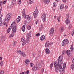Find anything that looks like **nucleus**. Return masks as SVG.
I'll list each match as a JSON object with an SVG mask.
<instances>
[{"label":"nucleus","mask_w":74,"mask_h":74,"mask_svg":"<svg viewBox=\"0 0 74 74\" xmlns=\"http://www.w3.org/2000/svg\"><path fill=\"white\" fill-rule=\"evenodd\" d=\"M54 64V67L55 69L56 72H58L59 71L61 74H63L65 73V70L66 68V64L63 65V66H62V64H63V63L62 61H58V62H55L52 63L50 65V68L51 69H52V66Z\"/></svg>","instance_id":"f257e3e1"},{"label":"nucleus","mask_w":74,"mask_h":74,"mask_svg":"<svg viewBox=\"0 0 74 74\" xmlns=\"http://www.w3.org/2000/svg\"><path fill=\"white\" fill-rule=\"evenodd\" d=\"M26 10L24 9L23 10V12H22V17L25 18V19H27L28 22V23H30V21H31V20H30L31 18L30 16H29V15H26L25 14V11Z\"/></svg>","instance_id":"f03ea898"},{"label":"nucleus","mask_w":74,"mask_h":74,"mask_svg":"<svg viewBox=\"0 0 74 74\" xmlns=\"http://www.w3.org/2000/svg\"><path fill=\"white\" fill-rule=\"evenodd\" d=\"M17 25H15V23H12L11 24V26H10L11 29H12V32L13 33H15L16 32V28H17Z\"/></svg>","instance_id":"7ed1b4c3"},{"label":"nucleus","mask_w":74,"mask_h":74,"mask_svg":"<svg viewBox=\"0 0 74 74\" xmlns=\"http://www.w3.org/2000/svg\"><path fill=\"white\" fill-rule=\"evenodd\" d=\"M11 13L8 14H7L5 18V20L6 21H7V23H8L9 22L8 21L11 18Z\"/></svg>","instance_id":"20e7f679"},{"label":"nucleus","mask_w":74,"mask_h":74,"mask_svg":"<svg viewBox=\"0 0 74 74\" xmlns=\"http://www.w3.org/2000/svg\"><path fill=\"white\" fill-rule=\"evenodd\" d=\"M69 42L68 40L67 39H64V40H63V41L62 42V46H64V45H66V44H68Z\"/></svg>","instance_id":"39448f33"},{"label":"nucleus","mask_w":74,"mask_h":74,"mask_svg":"<svg viewBox=\"0 0 74 74\" xmlns=\"http://www.w3.org/2000/svg\"><path fill=\"white\" fill-rule=\"evenodd\" d=\"M44 63L42 61H41L40 62V64H38V65L36 64V65L37 66V67L38 68V69H39L41 67H42L44 65Z\"/></svg>","instance_id":"423d86ee"},{"label":"nucleus","mask_w":74,"mask_h":74,"mask_svg":"<svg viewBox=\"0 0 74 74\" xmlns=\"http://www.w3.org/2000/svg\"><path fill=\"white\" fill-rule=\"evenodd\" d=\"M17 52L21 54L23 57H25V56H26V54L25 53V52H21L20 50H17Z\"/></svg>","instance_id":"0eeeda50"},{"label":"nucleus","mask_w":74,"mask_h":74,"mask_svg":"<svg viewBox=\"0 0 74 74\" xmlns=\"http://www.w3.org/2000/svg\"><path fill=\"white\" fill-rule=\"evenodd\" d=\"M47 16V15L45 14L44 13L42 14L41 16V18L44 22L46 21V16Z\"/></svg>","instance_id":"6e6552de"},{"label":"nucleus","mask_w":74,"mask_h":74,"mask_svg":"<svg viewBox=\"0 0 74 74\" xmlns=\"http://www.w3.org/2000/svg\"><path fill=\"white\" fill-rule=\"evenodd\" d=\"M30 40L29 39H27L25 41H24L22 43V44L23 46L25 45H26V44H28L30 42Z\"/></svg>","instance_id":"1a4fd4ad"},{"label":"nucleus","mask_w":74,"mask_h":74,"mask_svg":"<svg viewBox=\"0 0 74 74\" xmlns=\"http://www.w3.org/2000/svg\"><path fill=\"white\" fill-rule=\"evenodd\" d=\"M30 40L29 39H27L25 41H24L22 43V44L23 46L25 45H26V44H28L30 42Z\"/></svg>","instance_id":"9d476101"},{"label":"nucleus","mask_w":74,"mask_h":74,"mask_svg":"<svg viewBox=\"0 0 74 74\" xmlns=\"http://www.w3.org/2000/svg\"><path fill=\"white\" fill-rule=\"evenodd\" d=\"M54 28L53 27H52L51 28L50 30V31H49V34L50 36H52V34H53V33H54Z\"/></svg>","instance_id":"9b49d317"},{"label":"nucleus","mask_w":74,"mask_h":74,"mask_svg":"<svg viewBox=\"0 0 74 74\" xmlns=\"http://www.w3.org/2000/svg\"><path fill=\"white\" fill-rule=\"evenodd\" d=\"M37 66H36L35 65L34 66V67L32 68V69L34 71H36L37 70H38V68H37Z\"/></svg>","instance_id":"f8f14e48"},{"label":"nucleus","mask_w":74,"mask_h":74,"mask_svg":"<svg viewBox=\"0 0 74 74\" xmlns=\"http://www.w3.org/2000/svg\"><path fill=\"white\" fill-rule=\"evenodd\" d=\"M66 53L68 56H71L72 54L71 53V51L68 50L66 51Z\"/></svg>","instance_id":"ddd939ff"},{"label":"nucleus","mask_w":74,"mask_h":74,"mask_svg":"<svg viewBox=\"0 0 74 74\" xmlns=\"http://www.w3.org/2000/svg\"><path fill=\"white\" fill-rule=\"evenodd\" d=\"M45 53L46 54H49L51 53V51L48 48H46L45 49Z\"/></svg>","instance_id":"4468645a"},{"label":"nucleus","mask_w":74,"mask_h":74,"mask_svg":"<svg viewBox=\"0 0 74 74\" xmlns=\"http://www.w3.org/2000/svg\"><path fill=\"white\" fill-rule=\"evenodd\" d=\"M45 39V36L44 35H42L40 38L41 41H44Z\"/></svg>","instance_id":"2eb2a0df"},{"label":"nucleus","mask_w":74,"mask_h":74,"mask_svg":"<svg viewBox=\"0 0 74 74\" xmlns=\"http://www.w3.org/2000/svg\"><path fill=\"white\" fill-rule=\"evenodd\" d=\"M29 62H30L29 60L28 59H27L25 62V63H26V65L27 66L28 64H29Z\"/></svg>","instance_id":"dca6fc26"},{"label":"nucleus","mask_w":74,"mask_h":74,"mask_svg":"<svg viewBox=\"0 0 74 74\" xmlns=\"http://www.w3.org/2000/svg\"><path fill=\"white\" fill-rule=\"evenodd\" d=\"M62 60H63V56H59L58 58V61H62Z\"/></svg>","instance_id":"f3484780"},{"label":"nucleus","mask_w":74,"mask_h":74,"mask_svg":"<svg viewBox=\"0 0 74 74\" xmlns=\"http://www.w3.org/2000/svg\"><path fill=\"white\" fill-rule=\"evenodd\" d=\"M66 23V25H69L70 23V20L69 18H66L65 21Z\"/></svg>","instance_id":"a211bd4d"},{"label":"nucleus","mask_w":74,"mask_h":74,"mask_svg":"<svg viewBox=\"0 0 74 74\" xmlns=\"http://www.w3.org/2000/svg\"><path fill=\"white\" fill-rule=\"evenodd\" d=\"M48 42H49V41H47L46 42L45 47H46V48H48V47H49V45Z\"/></svg>","instance_id":"6ab92c4d"},{"label":"nucleus","mask_w":74,"mask_h":74,"mask_svg":"<svg viewBox=\"0 0 74 74\" xmlns=\"http://www.w3.org/2000/svg\"><path fill=\"white\" fill-rule=\"evenodd\" d=\"M64 27H61L60 28V32H63L64 31Z\"/></svg>","instance_id":"aec40b11"},{"label":"nucleus","mask_w":74,"mask_h":74,"mask_svg":"<svg viewBox=\"0 0 74 74\" xmlns=\"http://www.w3.org/2000/svg\"><path fill=\"white\" fill-rule=\"evenodd\" d=\"M49 0H43V1L44 3H46V4H47V3H48L50 1Z\"/></svg>","instance_id":"412c9836"},{"label":"nucleus","mask_w":74,"mask_h":74,"mask_svg":"<svg viewBox=\"0 0 74 74\" xmlns=\"http://www.w3.org/2000/svg\"><path fill=\"white\" fill-rule=\"evenodd\" d=\"M27 38H29L31 37V34H30V32L28 33L27 34Z\"/></svg>","instance_id":"4be33fe9"},{"label":"nucleus","mask_w":74,"mask_h":74,"mask_svg":"<svg viewBox=\"0 0 74 74\" xmlns=\"http://www.w3.org/2000/svg\"><path fill=\"white\" fill-rule=\"evenodd\" d=\"M25 26L24 25L21 27V29L23 32H25Z\"/></svg>","instance_id":"5701e85b"},{"label":"nucleus","mask_w":74,"mask_h":74,"mask_svg":"<svg viewBox=\"0 0 74 74\" xmlns=\"http://www.w3.org/2000/svg\"><path fill=\"white\" fill-rule=\"evenodd\" d=\"M16 0H12V4L14 5V4H16Z\"/></svg>","instance_id":"b1692460"},{"label":"nucleus","mask_w":74,"mask_h":74,"mask_svg":"<svg viewBox=\"0 0 74 74\" xmlns=\"http://www.w3.org/2000/svg\"><path fill=\"white\" fill-rule=\"evenodd\" d=\"M70 68L72 70H74V64H72V65L70 66Z\"/></svg>","instance_id":"393cba45"},{"label":"nucleus","mask_w":74,"mask_h":74,"mask_svg":"<svg viewBox=\"0 0 74 74\" xmlns=\"http://www.w3.org/2000/svg\"><path fill=\"white\" fill-rule=\"evenodd\" d=\"M64 4H61L60 6V9H63L64 8Z\"/></svg>","instance_id":"a878e982"},{"label":"nucleus","mask_w":74,"mask_h":74,"mask_svg":"<svg viewBox=\"0 0 74 74\" xmlns=\"http://www.w3.org/2000/svg\"><path fill=\"white\" fill-rule=\"evenodd\" d=\"M16 45V41H14L12 44V46L14 47H15Z\"/></svg>","instance_id":"bb28decb"},{"label":"nucleus","mask_w":74,"mask_h":74,"mask_svg":"<svg viewBox=\"0 0 74 74\" xmlns=\"http://www.w3.org/2000/svg\"><path fill=\"white\" fill-rule=\"evenodd\" d=\"M21 20V18H19V17H18V18H17L16 20V21L17 22V23H18L20 21V20Z\"/></svg>","instance_id":"cd10ccee"},{"label":"nucleus","mask_w":74,"mask_h":74,"mask_svg":"<svg viewBox=\"0 0 74 74\" xmlns=\"http://www.w3.org/2000/svg\"><path fill=\"white\" fill-rule=\"evenodd\" d=\"M10 31H11V28H10V27H9L7 30V33H9L10 32Z\"/></svg>","instance_id":"c85d7f7f"},{"label":"nucleus","mask_w":74,"mask_h":74,"mask_svg":"<svg viewBox=\"0 0 74 74\" xmlns=\"http://www.w3.org/2000/svg\"><path fill=\"white\" fill-rule=\"evenodd\" d=\"M38 15V14H35V13H34V18H36V17H37V16Z\"/></svg>","instance_id":"c756f323"},{"label":"nucleus","mask_w":74,"mask_h":74,"mask_svg":"<svg viewBox=\"0 0 74 74\" xmlns=\"http://www.w3.org/2000/svg\"><path fill=\"white\" fill-rule=\"evenodd\" d=\"M38 11H35L34 12V14H36L37 15H38Z\"/></svg>","instance_id":"7c9ffc66"},{"label":"nucleus","mask_w":74,"mask_h":74,"mask_svg":"<svg viewBox=\"0 0 74 74\" xmlns=\"http://www.w3.org/2000/svg\"><path fill=\"white\" fill-rule=\"evenodd\" d=\"M42 28H43V27H42V26L40 25L39 28L40 30V31L42 30Z\"/></svg>","instance_id":"2f4dec72"},{"label":"nucleus","mask_w":74,"mask_h":74,"mask_svg":"<svg viewBox=\"0 0 74 74\" xmlns=\"http://www.w3.org/2000/svg\"><path fill=\"white\" fill-rule=\"evenodd\" d=\"M33 58H34L36 56V53H33L32 54Z\"/></svg>","instance_id":"473e14b6"},{"label":"nucleus","mask_w":74,"mask_h":74,"mask_svg":"<svg viewBox=\"0 0 74 74\" xmlns=\"http://www.w3.org/2000/svg\"><path fill=\"white\" fill-rule=\"evenodd\" d=\"M27 29L28 30H30V29H31V26H27Z\"/></svg>","instance_id":"72a5a7b5"},{"label":"nucleus","mask_w":74,"mask_h":74,"mask_svg":"<svg viewBox=\"0 0 74 74\" xmlns=\"http://www.w3.org/2000/svg\"><path fill=\"white\" fill-rule=\"evenodd\" d=\"M28 4H32L33 3V2L32 1L29 0L28 2Z\"/></svg>","instance_id":"f704fd0d"},{"label":"nucleus","mask_w":74,"mask_h":74,"mask_svg":"<svg viewBox=\"0 0 74 74\" xmlns=\"http://www.w3.org/2000/svg\"><path fill=\"white\" fill-rule=\"evenodd\" d=\"M53 7H55L56 6V2L54 3L53 4Z\"/></svg>","instance_id":"c9c22d12"},{"label":"nucleus","mask_w":74,"mask_h":74,"mask_svg":"<svg viewBox=\"0 0 74 74\" xmlns=\"http://www.w3.org/2000/svg\"><path fill=\"white\" fill-rule=\"evenodd\" d=\"M70 49H71L72 52L73 51V46H71L70 48Z\"/></svg>","instance_id":"e433bc0d"},{"label":"nucleus","mask_w":74,"mask_h":74,"mask_svg":"<svg viewBox=\"0 0 74 74\" xmlns=\"http://www.w3.org/2000/svg\"><path fill=\"white\" fill-rule=\"evenodd\" d=\"M40 56L38 54V55H37V57H36V59H38L39 58H40Z\"/></svg>","instance_id":"4c0bfd02"},{"label":"nucleus","mask_w":74,"mask_h":74,"mask_svg":"<svg viewBox=\"0 0 74 74\" xmlns=\"http://www.w3.org/2000/svg\"><path fill=\"white\" fill-rule=\"evenodd\" d=\"M69 14L68 13L66 14V19H69Z\"/></svg>","instance_id":"58836bf2"},{"label":"nucleus","mask_w":74,"mask_h":74,"mask_svg":"<svg viewBox=\"0 0 74 74\" xmlns=\"http://www.w3.org/2000/svg\"><path fill=\"white\" fill-rule=\"evenodd\" d=\"M74 29H73L72 31V32H71V35L72 36H73L74 35Z\"/></svg>","instance_id":"ea45409f"},{"label":"nucleus","mask_w":74,"mask_h":74,"mask_svg":"<svg viewBox=\"0 0 74 74\" xmlns=\"http://www.w3.org/2000/svg\"><path fill=\"white\" fill-rule=\"evenodd\" d=\"M14 37V34L12 33V34H10V37Z\"/></svg>","instance_id":"a19ab883"},{"label":"nucleus","mask_w":74,"mask_h":74,"mask_svg":"<svg viewBox=\"0 0 74 74\" xmlns=\"http://www.w3.org/2000/svg\"><path fill=\"white\" fill-rule=\"evenodd\" d=\"M21 40L22 41H24L25 40V38H21Z\"/></svg>","instance_id":"79ce46f5"},{"label":"nucleus","mask_w":74,"mask_h":74,"mask_svg":"<svg viewBox=\"0 0 74 74\" xmlns=\"http://www.w3.org/2000/svg\"><path fill=\"white\" fill-rule=\"evenodd\" d=\"M1 73H2V74H4V70H2L1 71V72H0Z\"/></svg>","instance_id":"37998d69"},{"label":"nucleus","mask_w":74,"mask_h":74,"mask_svg":"<svg viewBox=\"0 0 74 74\" xmlns=\"http://www.w3.org/2000/svg\"><path fill=\"white\" fill-rule=\"evenodd\" d=\"M3 62L2 61H1L0 62V66H2V65H3Z\"/></svg>","instance_id":"c03bdc74"},{"label":"nucleus","mask_w":74,"mask_h":74,"mask_svg":"<svg viewBox=\"0 0 74 74\" xmlns=\"http://www.w3.org/2000/svg\"><path fill=\"white\" fill-rule=\"evenodd\" d=\"M65 52H66V51H65L64 50H63L62 53V55H64V53H65Z\"/></svg>","instance_id":"a18cd8bd"},{"label":"nucleus","mask_w":74,"mask_h":74,"mask_svg":"<svg viewBox=\"0 0 74 74\" xmlns=\"http://www.w3.org/2000/svg\"><path fill=\"white\" fill-rule=\"evenodd\" d=\"M18 3L19 4H21V0H19L18 1Z\"/></svg>","instance_id":"49530a36"},{"label":"nucleus","mask_w":74,"mask_h":74,"mask_svg":"<svg viewBox=\"0 0 74 74\" xmlns=\"http://www.w3.org/2000/svg\"><path fill=\"white\" fill-rule=\"evenodd\" d=\"M2 23V20L0 19V26H1Z\"/></svg>","instance_id":"de8ad7c7"},{"label":"nucleus","mask_w":74,"mask_h":74,"mask_svg":"<svg viewBox=\"0 0 74 74\" xmlns=\"http://www.w3.org/2000/svg\"><path fill=\"white\" fill-rule=\"evenodd\" d=\"M49 45H52V44H53V42H49Z\"/></svg>","instance_id":"09e8293b"},{"label":"nucleus","mask_w":74,"mask_h":74,"mask_svg":"<svg viewBox=\"0 0 74 74\" xmlns=\"http://www.w3.org/2000/svg\"><path fill=\"white\" fill-rule=\"evenodd\" d=\"M40 33H39L36 34V37H37L38 36H40Z\"/></svg>","instance_id":"8fccbe9b"},{"label":"nucleus","mask_w":74,"mask_h":74,"mask_svg":"<svg viewBox=\"0 0 74 74\" xmlns=\"http://www.w3.org/2000/svg\"><path fill=\"white\" fill-rule=\"evenodd\" d=\"M41 73H44V69H42L41 70Z\"/></svg>","instance_id":"3c124183"},{"label":"nucleus","mask_w":74,"mask_h":74,"mask_svg":"<svg viewBox=\"0 0 74 74\" xmlns=\"http://www.w3.org/2000/svg\"><path fill=\"white\" fill-rule=\"evenodd\" d=\"M3 5V3H2V1H0V6H1Z\"/></svg>","instance_id":"603ef678"},{"label":"nucleus","mask_w":74,"mask_h":74,"mask_svg":"<svg viewBox=\"0 0 74 74\" xmlns=\"http://www.w3.org/2000/svg\"><path fill=\"white\" fill-rule=\"evenodd\" d=\"M71 26H72V25H70L69 26V27H68V29H70V28H71Z\"/></svg>","instance_id":"864d4df0"},{"label":"nucleus","mask_w":74,"mask_h":74,"mask_svg":"<svg viewBox=\"0 0 74 74\" xmlns=\"http://www.w3.org/2000/svg\"><path fill=\"white\" fill-rule=\"evenodd\" d=\"M6 23L5 22H4L3 23H2V25H3L4 26V25H5V24Z\"/></svg>","instance_id":"5fc2aeb1"},{"label":"nucleus","mask_w":74,"mask_h":74,"mask_svg":"<svg viewBox=\"0 0 74 74\" xmlns=\"http://www.w3.org/2000/svg\"><path fill=\"white\" fill-rule=\"evenodd\" d=\"M6 1H7V0H5V1H3V4H5Z\"/></svg>","instance_id":"6e6d98bb"},{"label":"nucleus","mask_w":74,"mask_h":74,"mask_svg":"<svg viewBox=\"0 0 74 74\" xmlns=\"http://www.w3.org/2000/svg\"><path fill=\"white\" fill-rule=\"evenodd\" d=\"M62 1L64 3H65V2H66V1H67V0H62Z\"/></svg>","instance_id":"4d7b16f0"},{"label":"nucleus","mask_w":74,"mask_h":74,"mask_svg":"<svg viewBox=\"0 0 74 74\" xmlns=\"http://www.w3.org/2000/svg\"><path fill=\"white\" fill-rule=\"evenodd\" d=\"M29 70L27 71V72H26V73L27 74H29Z\"/></svg>","instance_id":"13d9d810"},{"label":"nucleus","mask_w":74,"mask_h":74,"mask_svg":"<svg viewBox=\"0 0 74 74\" xmlns=\"http://www.w3.org/2000/svg\"><path fill=\"white\" fill-rule=\"evenodd\" d=\"M38 23V21H36V22L35 23L36 25L37 24V23Z\"/></svg>","instance_id":"bf43d9fd"},{"label":"nucleus","mask_w":74,"mask_h":74,"mask_svg":"<svg viewBox=\"0 0 74 74\" xmlns=\"http://www.w3.org/2000/svg\"><path fill=\"white\" fill-rule=\"evenodd\" d=\"M27 20H25L24 22L25 23H27Z\"/></svg>","instance_id":"052dcab7"},{"label":"nucleus","mask_w":74,"mask_h":74,"mask_svg":"<svg viewBox=\"0 0 74 74\" xmlns=\"http://www.w3.org/2000/svg\"><path fill=\"white\" fill-rule=\"evenodd\" d=\"M57 0V2H59L60 1V0H55L56 1Z\"/></svg>","instance_id":"680f3d73"},{"label":"nucleus","mask_w":74,"mask_h":74,"mask_svg":"<svg viewBox=\"0 0 74 74\" xmlns=\"http://www.w3.org/2000/svg\"><path fill=\"white\" fill-rule=\"evenodd\" d=\"M30 66L31 67H32V63H31L30 64Z\"/></svg>","instance_id":"e2e57ef3"},{"label":"nucleus","mask_w":74,"mask_h":74,"mask_svg":"<svg viewBox=\"0 0 74 74\" xmlns=\"http://www.w3.org/2000/svg\"><path fill=\"white\" fill-rule=\"evenodd\" d=\"M20 74H25V73L23 72H22L21 73H20Z\"/></svg>","instance_id":"0e129e2a"},{"label":"nucleus","mask_w":74,"mask_h":74,"mask_svg":"<svg viewBox=\"0 0 74 74\" xmlns=\"http://www.w3.org/2000/svg\"><path fill=\"white\" fill-rule=\"evenodd\" d=\"M2 57H0V60H2Z\"/></svg>","instance_id":"69168bd1"},{"label":"nucleus","mask_w":74,"mask_h":74,"mask_svg":"<svg viewBox=\"0 0 74 74\" xmlns=\"http://www.w3.org/2000/svg\"><path fill=\"white\" fill-rule=\"evenodd\" d=\"M72 62L73 63H74V58L73 59V60H72Z\"/></svg>","instance_id":"338daca9"},{"label":"nucleus","mask_w":74,"mask_h":74,"mask_svg":"<svg viewBox=\"0 0 74 74\" xmlns=\"http://www.w3.org/2000/svg\"><path fill=\"white\" fill-rule=\"evenodd\" d=\"M72 7H74V3L72 5Z\"/></svg>","instance_id":"774afa93"}]
</instances>
